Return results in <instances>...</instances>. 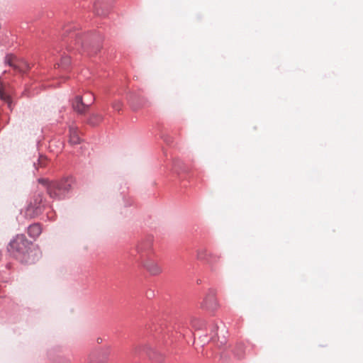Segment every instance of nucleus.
<instances>
[{
  "label": "nucleus",
  "mask_w": 363,
  "mask_h": 363,
  "mask_svg": "<svg viewBox=\"0 0 363 363\" xmlns=\"http://www.w3.org/2000/svg\"><path fill=\"white\" fill-rule=\"evenodd\" d=\"M73 108L79 113H84L89 109V105L83 103L82 98L79 96H76L72 104Z\"/></svg>",
  "instance_id": "obj_7"
},
{
  "label": "nucleus",
  "mask_w": 363,
  "mask_h": 363,
  "mask_svg": "<svg viewBox=\"0 0 363 363\" xmlns=\"http://www.w3.org/2000/svg\"><path fill=\"white\" fill-rule=\"evenodd\" d=\"M69 143L72 145H77L80 143V137L78 133V130L77 128L70 127L69 128Z\"/></svg>",
  "instance_id": "obj_10"
},
{
  "label": "nucleus",
  "mask_w": 363,
  "mask_h": 363,
  "mask_svg": "<svg viewBox=\"0 0 363 363\" xmlns=\"http://www.w3.org/2000/svg\"><path fill=\"white\" fill-rule=\"evenodd\" d=\"M8 251L22 263H34L38 257V250L33 247L24 235H17L9 244Z\"/></svg>",
  "instance_id": "obj_1"
},
{
  "label": "nucleus",
  "mask_w": 363,
  "mask_h": 363,
  "mask_svg": "<svg viewBox=\"0 0 363 363\" xmlns=\"http://www.w3.org/2000/svg\"><path fill=\"white\" fill-rule=\"evenodd\" d=\"M104 117L101 114L98 113H92L89 116L87 123L91 125L95 126L102 122Z\"/></svg>",
  "instance_id": "obj_11"
},
{
  "label": "nucleus",
  "mask_w": 363,
  "mask_h": 363,
  "mask_svg": "<svg viewBox=\"0 0 363 363\" xmlns=\"http://www.w3.org/2000/svg\"><path fill=\"white\" fill-rule=\"evenodd\" d=\"M62 65L66 66L69 64V57H65L62 60Z\"/></svg>",
  "instance_id": "obj_16"
},
{
  "label": "nucleus",
  "mask_w": 363,
  "mask_h": 363,
  "mask_svg": "<svg viewBox=\"0 0 363 363\" xmlns=\"http://www.w3.org/2000/svg\"><path fill=\"white\" fill-rule=\"evenodd\" d=\"M46 161H47L46 157H43V156L40 157L39 160H38L39 166H40V167L45 166L46 164Z\"/></svg>",
  "instance_id": "obj_14"
},
{
  "label": "nucleus",
  "mask_w": 363,
  "mask_h": 363,
  "mask_svg": "<svg viewBox=\"0 0 363 363\" xmlns=\"http://www.w3.org/2000/svg\"><path fill=\"white\" fill-rule=\"evenodd\" d=\"M40 196H41V197H42V199L43 200V194H38V195L35 196L33 198V201H31L30 203H35V202H36V206H38V205L39 200H40Z\"/></svg>",
  "instance_id": "obj_15"
},
{
  "label": "nucleus",
  "mask_w": 363,
  "mask_h": 363,
  "mask_svg": "<svg viewBox=\"0 0 363 363\" xmlns=\"http://www.w3.org/2000/svg\"><path fill=\"white\" fill-rule=\"evenodd\" d=\"M197 259L206 261L211 267H213L220 259V257L214 254H208L205 249H200L196 253Z\"/></svg>",
  "instance_id": "obj_4"
},
{
  "label": "nucleus",
  "mask_w": 363,
  "mask_h": 363,
  "mask_svg": "<svg viewBox=\"0 0 363 363\" xmlns=\"http://www.w3.org/2000/svg\"><path fill=\"white\" fill-rule=\"evenodd\" d=\"M145 250V247H143V244H140L137 246V251L138 252L140 253Z\"/></svg>",
  "instance_id": "obj_17"
},
{
  "label": "nucleus",
  "mask_w": 363,
  "mask_h": 363,
  "mask_svg": "<svg viewBox=\"0 0 363 363\" xmlns=\"http://www.w3.org/2000/svg\"><path fill=\"white\" fill-rule=\"evenodd\" d=\"M38 205L35 203H30L25 211V216L28 218H33L38 216L42 213L43 210V204L42 197L40 196Z\"/></svg>",
  "instance_id": "obj_3"
},
{
  "label": "nucleus",
  "mask_w": 363,
  "mask_h": 363,
  "mask_svg": "<svg viewBox=\"0 0 363 363\" xmlns=\"http://www.w3.org/2000/svg\"><path fill=\"white\" fill-rule=\"evenodd\" d=\"M38 182L46 189L50 197L54 199H61L72 186V178L52 182L46 179H39Z\"/></svg>",
  "instance_id": "obj_2"
},
{
  "label": "nucleus",
  "mask_w": 363,
  "mask_h": 363,
  "mask_svg": "<svg viewBox=\"0 0 363 363\" xmlns=\"http://www.w3.org/2000/svg\"><path fill=\"white\" fill-rule=\"evenodd\" d=\"M5 63L19 72H25L29 69V66L26 62H18L16 57L12 55H8L6 56Z\"/></svg>",
  "instance_id": "obj_5"
},
{
  "label": "nucleus",
  "mask_w": 363,
  "mask_h": 363,
  "mask_svg": "<svg viewBox=\"0 0 363 363\" xmlns=\"http://www.w3.org/2000/svg\"><path fill=\"white\" fill-rule=\"evenodd\" d=\"M123 104L120 101H113L112 104V108L116 111H120L122 109Z\"/></svg>",
  "instance_id": "obj_13"
},
{
  "label": "nucleus",
  "mask_w": 363,
  "mask_h": 363,
  "mask_svg": "<svg viewBox=\"0 0 363 363\" xmlns=\"http://www.w3.org/2000/svg\"><path fill=\"white\" fill-rule=\"evenodd\" d=\"M217 301L213 294H209L205 298L201 306L208 310H215L217 308Z\"/></svg>",
  "instance_id": "obj_8"
},
{
  "label": "nucleus",
  "mask_w": 363,
  "mask_h": 363,
  "mask_svg": "<svg viewBox=\"0 0 363 363\" xmlns=\"http://www.w3.org/2000/svg\"><path fill=\"white\" fill-rule=\"evenodd\" d=\"M143 266L146 269V270L153 276L159 275L162 273V267L153 260H146L143 262Z\"/></svg>",
  "instance_id": "obj_6"
},
{
  "label": "nucleus",
  "mask_w": 363,
  "mask_h": 363,
  "mask_svg": "<svg viewBox=\"0 0 363 363\" xmlns=\"http://www.w3.org/2000/svg\"><path fill=\"white\" fill-rule=\"evenodd\" d=\"M42 233V227L39 223L30 225L28 228V234L33 238H36Z\"/></svg>",
  "instance_id": "obj_9"
},
{
  "label": "nucleus",
  "mask_w": 363,
  "mask_h": 363,
  "mask_svg": "<svg viewBox=\"0 0 363 363\" xmlns=\"http://www.w3.org/2000/svg\"><path fill=\"white\" fill-rule=\"evenodd\" d=\"M234 354L238 359L242 358L244 354L243 346L242 345H237L234 350Z\"/></svg>",
  "instance_id": "obj_12"
}]
</instances>
